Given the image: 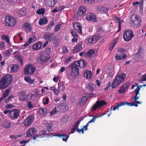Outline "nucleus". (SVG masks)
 Masks as SVG:
<instances>
[{"instance_id": "8", "label": "nucleus", "mask_w": 146, "mask_h": 146, "mask_svg": "<svg viewBox=\"0 0 146 146\" xmlns=\"http://www.w3.org/2000/svg\"><path fill=\"white\" fill-rule=\"evenodd\" d=\"M134 36L133 32L129 30H126L123 34V38L126 41H130Z\"/></svg>"}, {"instance_id": "63", "label": "nucleus", "mask_w": 146, "mask_h": 146, "mask_svg": "<svg viewBox=\"0 0 146 146\" xmlns=\"http://www.w3.org/2000/svg\"><path fill=\"white\" fill-rule=\"evenodd\" d=\"M49 100L48 98H46L44 99V102L43 103V104L44 105L47 104L49 102Z\"/></svg>"}, {"instance_id": "38", "label": "nucleus", "mask_w": 146, "mask_h": 146, "mask_svg": "<svg viewBox=\"0 0 146 146\" xmlns=\"http://www.w3.org/2000/svg\"><path fill=\"white\" fill-rule=\"evenodd\" d=\"M45 136V133H43V134L37 135L36 136L33 137L32 138L34 141H37L39 138H42Z\"/></svg>"}, {"instance_id": "31", "label": "nucleus", "mask_w": 146, "mask_h": 146, "mask_svg": "<svg viewBox=\"0 0 146 146\" xmlns=\"http://www.w3.org/2000/svg\"><path fill=\"white\" fill-rule=\"evenodd\" d=\"M48 22L47 18L46 17H43L39 19L38 21V24L40 25H42L46 24Z\"/></svg>"}, {"instance_id": "57", "label": "nucleus", "mask_w": 146, "mask_h": 146, "mask_svg": "<svg viewBox=\"0 0 146 146\" xmlns=\"http://www.w3.org/2000/svg\"><path fill=\"white\" fill-rule=\"evenodd\" d=\"M72 59V58L71 57H68L66 59V60L64 62L65 64H67L71 61V60Z\"/></svg>"}, {"instance_id": "34", "label": "nucleus", "mask_w": 146, "mask_h": 146, "mask_svg": "<svg viewBox=\"0 0 146 146\" xmlns=\"http://www.w3.org/2000/svg\"><path fill=\"white\" fill-rule=\"evenodd\" d=\"M88 100V97L87 96H83L81 100L79 101V104L81 105L84 104Z\"/></svg>"}, {"instance_id": "32", "label": "nucleus", "mask_w": 146, "mask_h": 146, "mask_svg": "<svg viewBox=\"0 0 146 146\" xmlns=\"http://www.w3.org/2000/svg\"><path fill=\"white\" fill-rule=\"evenodd\" d=\"M56 136L62 138V140L63 141L66 142L69 137L66 134H57L56 135Z\"/></svg>"}, {"instance_id": "58", "label": "nucleus", "mask_w": 146, "mask_h": 146, "mask_svg": "<svg viewBox=\"0 0 146 146\" xmlns=\"http://www.w3.org/2000/svg\"><path fill=\"white\" fill-rule=\"evenodd\" d=\"M5 42L3 41L1 42L0 43V48L1 49H3L5 48Z\"/></svg>"}, {"instance_id": "52", "label": "nucleus", "mask_w": 146, "mask_h": 146, "mask_svg": "<svg viewBox=\"0 0 146 146\" xmlns=\"http://www.w3.org/2000/svg\"><path fill=\"white\" fill-rule=\"evenodd\" d=\"M80 122V121L79 120L73 125V127L76 129L77 128L79 127V125Z\"/></svg>"}, {"instance_id": "7", "label": "nucleus", "mask_w": 146, "mask_h": 146, "mask_svg": "<svg viewBox=\"0 0 146 146\" xmlns=\"http://www.w3.org/2000/svg\"><path fill=\"white\" fill-rule=\"evenodd\" d=\"M16 20L12 16L7 15L5 18V23L6 26L12 27L16 23Z\"/></svg>"}, {"instance_id": "23", "label": "nucleus", "mask_w": 146, "mask_h": 146, "mask_svg": "<svg viewBox=\"0 0 146 146\" xmlns=\"http://www.w3.org/2000/svg\"><path fill=\"white\" fill-rule=\"evenodd\" d=\"M42 43L40 42H38L35 44L33 45L32 48L34 50H39L42 47Z\"/></svg>"}, {"instance_id": "18", "label": "nucleus", "mask_w": 146, "mask_h": 146, "mask_svg": "<svg viewBox=\"0 0 146 146\" xmlns=\"http://www.w3.org/2000/svg\"><path fill=\"white\" fill-rule=\"evenodd\" d=\"M144 53L143 48L141 47H139L138 50V52L135 54V59L138 60V61L142 59V56H140V54L141 53Z\"/></svg>"}, {"instance_id": "56", "label": "nucleus", "mask_w": 146, "mask_h": 146, "mask_svg": "<svg viewBox=\"0 0 146 146\" xmlns=\"http://www.w3.org/2000/svg\"><path fill=\"white\" fill-rule=\"evenodd\" d=\"M68 52L66 46H65L63 47L62 49V53L64 54H66Z\"/></svg>"}, {"instance_id": "59", "label": "nucleus", "mask_w": 146, "mask_h": 146, "mask_svg": "<svg viewBox=\"0 0 146 146\" xmlns=\"http://www.w3.org/2000/svg\"><path fill=\"white\" fill-rule=\"evenodd\" d=\"M108 10V9L105 7H102L100 9V11L103 12L104 13H106Z\"/></svg>"}, {"instance_id": "40", "label": "nucleus", "mask_w": 146, "mask_h": 146, "mask_svg": "<svg viewBox=\"0 0 146 146\" xmlns=\"http://www.w3.org/2000/svg\"><path fill=\"white\" fill-rule=\"evenodd\" d=\"M27 11L26 9L24 8L21 9L18 13V15L21 16L25 15L26 14Z\"/></svg>"}, {"instance_id": "64", "label": "nucleus", "mask_w": 146, "mask_h": 146, "mask_svg": "<svg viewBox=\"0 0 146 146\" xmlns=\"http://www.w3.org/2000/svg\"><path fill=\"white\" fill-rule=\"evenodd\" d=\"M21 36V33H19L16 35L14 37V39H19V37Z\"/></svg>"}, {"instance_id": "41", "label": "nucleus", "mask_w": 146, "mask_h": 146, "mask_svg": "<svg viewBox=\"0 0 146 146\" xmlns=\"http://www.w3.org/2000/svg\"><path fill=\"white\" fill-rule=\"evenodd\" d=\"M2 38L3 40L6 41L8 44H10V38L8 36L3 35L2 36Z\"/></svg>"}, {"instance_id": "61", "label": "nucleus", "mask_w": 146, "mask_h": 146, "mask_svg": "<svg viewBox=\"0 0 146 146\" xmlns=\"http://www.w3.org/2000/svg\"><path fill=\"white\" fill-rule=\"evenodd\" d=\"M119 38H116L113 39L112 42H111L113 44H114V45H115L116 44L117 42H118V40Z\"/></svg>"}, {"instance_id": "6", "label": "nucleus", "mask_w": 146, "mask_h": 146, "mask_svg": "<svg viewBox=\"0 0 146 146\" xmlns=\"http://www.w3.org/2000/svg\"><path fill=\"white\" fill-rule=\"evenodd\" d=\"M75 64H72L68 66V68L70 70V75L73 77L78 76L79 74V68L75 67Z\"/></svg>"}, {"instance_id": "13", "label": "nucleus", "mask_w": 146, "mask_h": 146, "mask_svg": "<svg viewBox=\"0 0 146 146\" xmlns=\"http://www.w3.org/2000/svg\"><path fill=\"white\" fill-rule=\"evenodd\" d=\"M43 38L48 41H51L55 40L56 38V35L52 33H45L44 35Z\"/></svg>"}, {"instance_id": "47", "label": "nucleus", "mask_w": 146, "mask_h": 146, "mask_svg": "<svg viewBox=\"0 0 146 146\" xmlns=\"http://www.w3.org/2000/svg\"><path fill=\"white\" fill-rule=\"evenodd\" d=\"M70 32L73 37H78V34L76 32V31L73 29L71 30Z\"/></svg>"}, {"instance_id": "10", "label": "nucleus", "mask_w": 146, "mask_h": 146, "mask_svg": "<svg viewBox=\"0 0 146 146\" xmlns=\"http://www.w3.org/2000/svg\"><path fill=\"white\" fill-rule=\"evenodd\" d=\"M130 86L129 82H126L123 84L119 90L118 92L119 94H123L128 90L129 87Z\"/></svg>"}, {"instance_id": "46", "label": "nucleus", "mask_w": 146, "mask_h": 146, "mask_svg": "<svg viewBox=\"0 0 146 146\" xmlns=\"http://www.w3.org/2000/svg\"><path fill=\"white\" fill-rule=\"evenodd\" d=\"M62 26V24L61 23L56 25L54 28V31L55 32L58 31L61 28Z\"/></svg>"}, {"instance_id": "26", "label": "nucleus", "mask_w": 146, "mask_h": 146, "mask_svg": "<svg viewBox=\"0 0 146 146\" xmlns=\"http://www.w3.org/2000/svg\"><path fill=\"white\" fill-rule=\"evenodd\" d=\"M48 112V109L46 108H40L38 111L39 114L42 117L44 116L47 114Z\"/></svg>"}, {"instance_id": "20", "label": "nucleus", "mask_w": 146, "mask_h": 146, "mask_svg": "<svg viewBox=\"0 0 146 146\" xmlns=\"http://www.w3.org/2000/svg\"><path fill=\"white\" fill-rule=\"evenodd\" d=\"M31 29V26L28 23H26L23 24L22 27V29L25 31L28 32L30 31Z\"/></svg>"}, {"instance_id": "5", "label": "nucleus", "mask_w": 146, "mask_h": 146, "mask_svg": "<svg viewBox=\"0 0 146 146\" xmlns=\"http://www.w3.org/2000/svg\"><path fill=\"white\" fill-rule=\"evenodd\" d=\"M36 70L35 67L32 64H28L24 70V73L25 75H33Z\"/></svg>"}, {"instance_id": "39", "label": "nucleus", "mask_w": 146, "mask_h": 146, "mask_svg": "<svg viewBox=\"0 0 146 146\" xmlns=\"http://www.w3.org/2000/svg\"><path fill=\"white\" fill-rule=\"evenodd\" d=\"M86 54L89 57H91L95 54V51L92 49H90L86 52Z\"/></svg>"}, {"instance_id": "53", "label": "nucleus", "mask_w": 146, "mask_h": 146, "mask_svg": "<svg viewBox=\"0 0 146 146\" xmlns=\"http://www.w3.org/2000/svg\"><path fill=\"white\" fill-rule=\"evenodd\" d=\"M146 81V74L143 75L141 77L140 82L143 83V81Z\"/></svg>"}, {"instance_id": "35", "label": "nucleus", "mask_w": 146, "mask_h": 146, "mask_svg": "<svg viewBox=\"0 0 146 146\" xmlns=\"http://www.w3.org/2000/svg\"><path fill=\"white\" fill-rule=\"evenodd\" d=\"M58 86V90H59L64 91L65 90V87L63 82H59Z\"/></svg>"}, {"instance_id": "11", "label": "nucleus", "mask_w": 146, "mask_h": 146, "mask_svg": "<svg viewBox=\"0 0 146 146\" xmlns=\"http://www.w3.org/2000/svg\"><path fill=\"white\" fill-rule=\"evenodd\" d=\"M130 86L129 82H126L123 84L119 90L118 92L119 94H123L128 90L129 87Z\"/></svg>"}, {"instance_id": "22", "label": "nucleus", "mask_w": 146, "mask_h": 146, "mask_svg": "<svg viewBox=\"0 0 146 146\" xmlns=\"http://www.w3.org/2000/svg\"><path fill=\"white\" fill-rule=\"evenodd\" d=\"M86 8L83 6L80 7L77 11V13L79 15H82L85 14L86 11Z\"/></svg>"}, {"instance_id": "28", "label": "nucleus", "mask_w": 146, "mask_h": 146, "mask_svg": "<svg viewBox=\"0 0 146 146\" xmlns=\"http://www.w3.org/2000/svg\"><path fill=\"white\" fill-rule=\"evenodd\" d=\"M10 90L9 89L6 90L2 95V97L0 98V102L5 99L6 97L9 95Z\"/></svg>"}, {"instance_id": "12", "label": "nucleus", "mask_w": 146, "mask_h": 146, "mask_svg": "<svg viewBox=\"0 0 146 146\" xmlns=\"http://www.w3.org/2000/svg\"><path fill=\"white\" fill-rule=\"evenodd\" d=\"M85 18L87 20L93 22H96L98 21L96 15L92 13H87Z\"/></svg>"}, {"instance_id": "33", "label": "nucleus", "mask_w": 146, "mask_h": 146, "mask_svg": "<svg viewBox=\"0 0 146 146\" xmlns=\"http://www.w3.org/2000/svg\"><path fill=\"white\" fill-rule=\"evenodd\" d=\"M57 3L56 0H49L46 3V5L50 7H53Z\"/></svg>"}, {"instance_id": "2", "label": "nucleus", "mask_w": 146, "mask_h": 146, "mask_svg": "<svg viewBox=\"0 0 146 146\" xmlns=\"http://www.w3.org/2000/svg\"><path fill=\"white\" fill-rule=\"evenodd\" d=\"M126 76L124 73L118 74L116 76L111 85L112 88H115L121 84L122 82H124Z\"/></svg>"}, {"instance_id": "15", "label": "nucleus", "mask_w": 146, "mask_h": 146, "mask_svg": "<svg viewBox=\"0 0 146 146\" xmlns=\"http://www.w3.org/2000/svg\"><path fill=\"white\" fill-rule=\"evenodd\" d=\"M12 124V122L10 120L5 119L2 121L1 125L5 129H9L11 127Z\"/></svg>"}, {"instance_id": "55", "label": "nucleus", "mask_w": 146, "mask_h": 146, "mask_svg": "<svg viewBox=\"0 0 146 146\" xmlns=\"http://www.w3.org/2000/svg\"><path fill=\"white\" fill-rule=\"evenodd\" d=\"M72 64H75V67H76V68H79V67H80V60L75 61V62L74 63H73Z\"/></svg>"}, {"instance_id": "16", "label": "nucleus", "mask_w": 146, "mask_h": 146, "mask_svg": "<svg viewBox=\"0 0 146 146\" xmlns=\"http://www.w3.org/2000/svg\"><path fill=\"white\" fill-rule=\"evenodd\" d=\"M107 103L104 100L97 101L93 106V109L95 111L97 108H99L100 107L106 105Z\"/></svg>"}, {"instance_id": "62", "label": "nucleus", "mask_w": 146, "mask_h": 146, "mask_svg": "<svg viewBox=\"0 0 146 146\" xmlns=\"http://www.w3.org/2000/svg\"><path fill=\"white\" fill-rule=\"evenodd\" d=\"M56 107L54 108V110H52L50 112V115H52L53 114L56 113Z\"/></svg>"}, {"instance_id": "21", "label": "nucleus", "mask_w": 146, "mask_h": 146, "mask_svg": "<svg viewBox=\"0 0 146 146\" xmlns=\"http://www.w3.org/2000/svg\"><path fill=\"white\" fill-rule=\"evenodd\" d=\"M73 25L74 28L77 31L78 33H82V27L80 23L77 22L74 23H73Z\"/></svg>"}, {"instance_id": "51", "label": "nucleus", "mask_w": 146, "mask_h": 146, "mask_svg": "<svg viewBox=\"0 0 146 146\" xmlns=\"http://www.w3.org/2000/svg\"><path fill=\"white\" fill-rule=\"evenodd\" d=\"M94 36L95 42L99 40L101 37V36L100 34L96 35Z\"/></svg>"}, {"instance_id": "42", "label": "nucleus", "mask_w": 146, "mask_h": 146, "mask_svg": "<svg viewBox=\"0 0 146 146\" xmlns=\"http://www.w3.org/2000/svg\"><path fill=\"white\" fill-rule=\"evenodd\" d=\"M24 80L29 84H32L34 82V80L31 79L30 77H25L24 78Z\"/></svg>"}, {"instance_id": "50", "label": "nucleus", "mask_w": 146, "mask_h": 146, "mask_svg": "<svg viewBox=\"0 0 146 146\" xmlns=\"http://www.w3.org/2000/svg\"><path fill=\"white\" fill-rule=\"evenodd\" d=\"M88 42L90 43H92L95 42L94 38V36H92L88 38Z\"/></svg>"}, {"instance_id": "19", "label": "nucleus", "mask_w": 146, "mask_h": 146, "mask_svg": "<svg viewBox=\"0 0 146 146\" xmlns=\"http://www.w3.org/2000/svg\"><path fill=\"white\" fill-rule=\"evenodd\" d=\"M34 120V116L31 115L27 118L24 121V125L27 126L29 125L32 123Z\"/></svg>"}, {"instance_id": "30", "label": "nucleus", "mask_w": 146, "mask_h": 146, "mask_svg": "<svg viewBox=\"0 0 146 146\" xmlns=\"http://www.w3.org/2000/svg\"><path fill=\"white\" fill-rule=\"evenodd\" d=\"M40 58V61L43 62H46L49 59V58L48 57V55L46 54H41Z\"/></svg>"}, {"instance_id": "44", "label": "nucleus", "mask_w": 146, "mask_h": 146, "mask_svg": "<svg viewBox=\"0 0 146 146\" xmlns=\"http://www.w3.org/2000/svg\"><path fill=\"white\" fill-rule=\"evenodd\" d=\"M80 68H84L86 65V62L84 60H80Z\"/></svg>"}, {"instance_id": "4", "label": "nucleus", "mask_w": 146, "mask_h": 146, "mask_svg": "<svg viewBox=\"0 0 146 146\" xmlns=\"http://www.w3.org/2000/svg\"><path fill=\"white\" fill-rule=\"evenodd\" d=\"M131 22L130 25L134 27H139L141 25V22L140 17L135 15H132L131 17Z\"/></svg>"}, {"instance_id": "3", "label": "nucleus", "mask_w": 146, "mask_h": 146, "mask_svg": "<svg viewBox=\"0 0 146 146\" xmlns=\"http://www.w3.org/2000/svg\"><path fill=\"white\" fill-rule=\"evenodd\" d=\"M26 93L25 91H21L18 94V95L19 96L18 98L19 101H27L31 99L34 96V95L32 93L26 94Z\"/></svg>"}, {"instance_id": "37", "label": "nucleus", "mask_w": 146, "mask_h": 146, "mask_svg": "<svg viewBox=\"0 0 146 146\" xmlns=\"http://www.w3.org/2000/svg\"><path fill=\"white\" fill-rule=\"evenodd\" d=\"M92 74V73L91 71H87L86 70L84 72V76H86V78L88 79L90 78Z\"/></svg>"}, {"instance_id": "14", "label": "nucleus", "mask_w": 146, "mask_h": 146, "mask_svg": "<svg viewBox=\"0 0 146 146\" xmlns=\"http://www.w3.org/2000/svg\"><path fill=\"white\" fill-rule=\"evenodd\" d=\"M108 112H109V111H106L105 113H102V115H100L98 116H93V118L91 120L88 122L86 125L83 126L82 127H83V128H84V129H85V131L86 130H87L88 127L89 125V124L90 123L93 122L94 123L95 122V120L96 119V118L102 117L104 115L108 114Z\"/></svg>"}, {"instance_id": "9", "label": "nucleus", "mask_w": 146, "mask_h": 146, "mask_svg": "<svg viewBox=\"0 0 146 146\" xmlns=\"http://www.w3.org/2000/svg\"><path fill=\"white\" fill-rule=\"evenodd\" d=\"M20 112L19 110L16 109L11 110L10 113V116L12 120L17 119L19 116Z\"/></svg>"}, {"instance_id": "27", "label": "nucleus", "mask_w": 146, "mask_h": 146, "mask_svg": "<svg viewBox=\"0 0 146 146\" xmlns=\"http://www.w3.org/2000/svg\"><path fill=\"white\" fill-rule=\"evenodd\" d=\"M127 57L126 54H123V55L119 54H116L115 56V58L116 60H123L125 58Z\"/></svg>"}, {"instance_id": "1", "label": "nucleus", "mask_w": 146, "mask_h": 146, "mask_svg": "<svg viewBox=\"0 0 146 146\" xmlns=\"http://www.w3.org/2000/svg\"><path fill=\"white\" fill-rule=\"evenodd\" d=\"M13 79L12 76L10 74L2 77L0 80V90H2L7 88L11 84Z\"/></svg>"}, {"instance_id": "43", "label": "nucleus", "mask_w": 146, "mask_h": 146, "mask_svg": "<svg viewBox=\"0 0 146 146\" xmlns=\"http://www.w3.org/2000/svg\"><path fill=\"white\" fill-rule=\"evenodd\" d=\"M45 9L44 8L38 9L36 12V13L38 15H43L45 13Z\"/></svg>"}, {"instance_id": "45", "label": "nucleus", "mask_w": 146, "mask_h": 146, "mask_svg": "<svg viewBox=\"0 0 146 146\" xmlns=\"http://www.w3.org/2000/svg\"><path fill=\"white\" fill-rule=\"evenodd\" d=\"M136 102H133V103H128V106H134L136 107H137L138 106V104H141V102L139 101H135Z\"/></svg>"}, {"instance_id": "17", "label": "nucleus", "mask_w": 146, "mask_h": 146, "mask_svg": "<svg viewBox=\"0 0 146 146\" xmlns=\"http://www.w3.org/2000/svg\"><path fill=\"white\" fill-rule=\"evenodd\" d=\"M36 129L34 127H30L28 129L26 134V136L31 137L36 134Z\"/></svg>"}, {"instance_id": "29", "label": "nucleus", "mask_w": 146, "mask_h": 146, "mask_svg": "<svg viewBox=\"0 0 146 146\" xmlns=\"http://www.w3.org/2000/svg\"><path fill=\"white\" fill-rule=\"evenodd\" d=\"M20 66L17 64H14L11 67V73L16 72L19 69Z\"/></svg>"}, {"instance_id": "60", "label": "nucleus", "mask_w": 146, "mask_h": 146, "mask_svg": "<svg viewBox=\"0 0 146 146\" xmlns=\"http://www.w3.org/2000/svg\"><path fill=\"white\" fill-rule=\"evenodd\" d=\"M115 45L112 43L111 42L109 46H108V49L109 50H113V48H114Z\"/></svg>"}, {"instance_id": "36", "label": "nucleus", "mask_w": 146, "mask_h": 146, "mask_svg": "<svg viewBox=\"0 0 146 146\" xmlns=\"http://www.w3.org/2000/svg\"><path fill=\"white\" fill-rule=\"evenodd\" d=\"M95 86H96L93 83H90L88 85L87 88L89 91L92 92L94 90Z\"/></svg>"}, {"instance_id": "49", "label": "nucleus", "mask_w": 146, "mask_h": 146, "mask_svg": "<svg viewBox=\"0 0 146 146\" xmlns=\"http://www.w3.org/2000/svg\"><path fill=\"white\" fill-rule=\"evenodd\" d=\"M22 136L21 134L16 135H11L9 136V137L12 139H16L18 137H20Z\"/></svg>"}, {"instance_id": "24", "label": "nucleus", "mask_w": 146, "mask_h": 146, "mask_svg": "<svg viewBox=\"0 0 146 146\" xmlns=\"http://www.w3.org/2000/svg\"><path fill=\"white\" fill-rule=\"evenodd\" d=\"M54 125V123L51 122L47 123L46 124V126L47 127L46 130L48 132H52L53 130L52 127Z\"/></svg>"}, {"instance_id": "25", "label": "nucleus", "mask_w": 146, "mask_h": 146, "mask_svg": "<svg viewBox=\"0 0 146 146\" xmlns=\"http://www.w3.org/2000/svg\"><path fill=\"white\" fill-rule=\"evenodd\" d=\"M82 49V44H76L73 50V53H76L80 52Z\"/></svg>"}, {"instance_id": "54", "label": "nucleus", "mask_w": 146, "mask_h": 146, "mask_svg": "<svg viewBox=\"0 0 146 146\" xmlns=\"http://www.w3.org/2000/svg\"><path fill=\"white\" fill-rule=\"evenodd\" d=\"M9 2L13 5H15L17 3L18 0H7Z\"/></svg>"}, {"instance_id": "48", "label": "nucleus", "mask_w": 146, "mask_h": 146, "mask_svg": "<svg viewBox=\"0 0 146 146\" xmlns=\"http://www.w3.org/2000/svg\"><path fill=\"white\" fill-rule=\"evenodd\" d=\"M15 97L13 95H11L8 98L6 99L5 100V102L6 103H8L10 100H11L12 98H13Z\"/></svg>"}]
</instances>
